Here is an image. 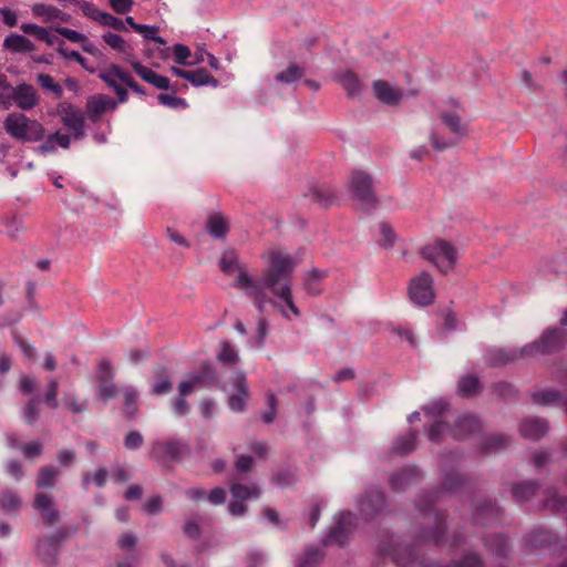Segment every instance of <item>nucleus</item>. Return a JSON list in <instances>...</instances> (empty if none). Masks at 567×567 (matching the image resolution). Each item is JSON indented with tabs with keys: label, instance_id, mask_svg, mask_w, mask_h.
Returning a JSON list of instances; mask_svg holds the SVG:
<instances>
[{
	"label": "nucleus",
	"instance_id": "de8ad7c7",
	"mask_svg": "<svg viewBox=\"0 0 567 567\" xmlns=\"http://www.w3.org/2000/svg\"><path fill=\"white\" fill-rule=\"evenodd\" d=\"M74 3H76L82 13L87 17L91 20H94L101 24L102 22V16H104L105 11L100 10L93 3L86 1V0H73Z\"/></svg>",
	"mask_w": 567,
	"mask_h": 567
},
{
	"label": "nucleus",
	"instance_id": "0eeeda50",
	"mask_svg": "<svg viewBox=\"0 0 567 567\" xmlns=\"http://www.w3.org/2000/svg\"><path fill=\"white\" fill-rule=\"evenodd\" d=\"M215 379V370L210 364L205 363L197 371L187 374L178 384L179 396H187L194 391L210 384Z\"/></svg>",
	"mask_w": 567,
	"mask_h": 567
},
{
	"label": "nucleus",
	"instance_id": "680f3d73",
	"mask_svg": "<svg viewBox=\"0 0 567 567\" xmlns=\"http://www.w3.org/2000/svg\"><path fill=\"white\" fill-rule=\"evenodd\" d=\"M54 31L66 38L69 41L71 42H74V43H82V42H86V37L83 34V33H80L75 30H72V29H69V28H64V27H58L54 29Z\"/></svg>",
	"mask_w": 567,
	"mask_h": 567
},
{
	"label": "nucleus",
	"instance_id": "13d9d810",
	"mask_svg": "<svg viewBox=\"0 0 567 567\" xmlns=\"http://www.w3.org/2000/svg\"><path fill=\"white\" fill-rule=\"evenodd\" d=\"M3 225L6 234L11 238H14L23 229L22 220L16 216L4 218Z\"/></svg>",
	"mask_w": 567,
	"mask_h": 567
},
{
	"label": "nucleus",
	"instance_id": "ddd939ff",
	"mask_svg": "<svg viewBox=\"0 0 567 567\" xmlns=\"http://www.w3.org/2000/svg\"><path fill=\"white\" fill-rule=\"evenodd\" d=\"M482 422L473 414H463L455 419L449 427V435L454 440H464L481 431Z\"/></svg>",
	"mask_w": 567,
	"mask_h": 567
},
{
	"label": "nucleus",
	"instance_id": "052dcab7",
	"mask_svg": "<svg viewBox=\"0 0 567 567\" xmlns=\"http://www.w3.org/2000/svg\"><path fill=\"white\" fill-rule=\"evenodd\" d=\"M63 404H65L73 413H83L86 411V404L84 402H80L76 395L72 393H65L62 400Z\"/></svg>",
	"mask_w": 567,
	"mask_h": 567
},
{
	"label": "nucleus",
	"instance_id": "7ed1b4c3",
	"mask_svg": "<svg viewBox=\"0 0 567 567\" xmlns=\"http://www.w3.org/2000/svg\"><path fill=\"white\" fill-rule=\"evenodd\" d=\"M0 104L6 110L14 104L20 110L29 111L39 104V95L30 84L12 86L4 78H0Z\"/></svg>",
	"mask_w": 567,
	"mask_h": 567
},
{
	"label": "nucleus",
	"instance_id": "a211bd4d",
	"mask_svg": "<svg viewBox=\"0 0 567 567\" xmlns=\"http://www.w3.org/2000/svg\"><path fill=\"white\" fill-rule=\"evenodd\" d=\"M355 516L351 512H342L336 523V525L330 530L328 539L324 544L329 542H336L340 546H342L348 537V535L352 532L354 527Z\"/></svg>",
	"mask_w": 567,
	"mask_h": 567
},
{
	"label": "nucleus",
	"instance_id": "5fc2aeb1",
	"mask_svg": "<svg viewBox=\"0 0 567 567\" xmlns=\"http://www.w3.org/2000/svg\"><path fill=\"white\" fill-rule=\"evenodd\" d=\"M175 94L176 93H173V94L161 93L157 95V100L162 105L171 107V109H185L187 106L186 100L183 97H178Z\"/></svg>",
	"mask_w": 567,
	"mask_h": 567
},
{
	"label": "nucleus",
	"instance_id": "c85d7f7f",
	"mask_svg": "<svg viewBox=\"0 0 567 567\" xmlns=\"http://www.w3.org/2000/svg\"><path fill=\"white\" fill-rule=\"evenodd\" d=\"M482 390L480 379L474 374L462 377L457 383V392L464 398H472Z\"/></svg>",
	"mask_w": 567,
	"mask_h": 567
},
{
	"label": "nucleus",
	"instance_id": "9d476101",
	"mask_svg": "<svg viewBox=\"0 0 567 567\" xmlns=\"http://www.w3.org/2000/svg\"><path fill=\"white\" fill-rule=\"evenodd\" d=\"M187 450V444L181 440L154 441L150 456L156 461H177Z\"/></svg>",
	"mask_w": 567,
	"mask_h": 567
},
{
	"label": "nucleus",
	"instance_id": "3c124183",
	"mask_svg": "<svg viewBox=\"0 0 567 567\" xmlns=\"http://www.w3.org/2000/svg\"><path fill=\"white\" fill-rule=\"evenodd\" d=\"M40 398L33 396L23 409V419L27 424H33L39 417Z\"/></svg>",
	"mask_w": 567,
	"mask_h": 567
},
{
	"label": "nucleus",
	"instance_id": "79ce46f5",
	"mask_svg": "<svg viewBox=\"0 0 567 567\" xmlns=\"http://www.w3.org/2000/svg\"><path fill=\"white\" fill-rule=\"evenodd\" d=\"M103 40L112 49L126 55L131 54L132 47L121 35L112 32H106L103 34Z\"/></svg>",
	"mask_w": 567,
	"mask_h": 567
},
{
	"label": "nucleus",
	"instance_id": "e2e57ef3",
	"mask_svg": "<svg viewBox=\"0 0 567 567\" xmlns=\"http://www.w3.org/2000/svg\"><path fill=\"white\" fill-rule=\"evenodd\" d=\"M143 443H144V439H143L142 434L137 431H131L125 435L124 446L127 450H132V451L137 450L143 445Z\"/></svg>",
	"mask_w": 567,
	"mask_h": 567
},
{
	"label": "nucleus",
	"instance_id": "c9c22d12",
	"mask_svg": "<svg viewBox=\"0 0 567 567\" xmlns=\"http://www.w3.org/2000/svg\"><path fill=\"white\" fill-rule=\"evenodd\" d=\"M339 82L349 96H355L361 91V81L352 71H346L339 75Z\"/></svg>",
	"mask_w": 567,
	"mask_h": 567
},
{
	"label": "nucleus",
	"instance_id": "0e129e2a",
	"mask_svg": "<svg viewBox=\"0 0 567 567\" xmlns=\"http://www.w3.org/2000/svg\"><path fill=\"white\" fill-rule=\"evenodd\" d=\"M183 532L187 537H189L192 539L199 538V536L202 534V529H200L198 520L195 518L187 519L183 526Z\"/></svg>",
	"mask_w": 567,
	"mask_h": 567
},
{
	"label": "nucleus",
	"instance_id": "37998d69",
	"mask_svg": "<svg viewBox=\"0 0 567 567\" xmlns=\"http://www.w3.org/2000/svg\"><path fill=\"white\" fill-rule=\"evenodd\" d=\"M554 538L555 536L551 532L547 529H537L529 535L528 544L535 548L544 547L546 545H550Z\"/></svg>",
	"mask_w": 567,
	"mask_h": 567
},
{
	"label": "nucleus",
	"instance_id": "9b49d317",
	"mask_svg": "<svg viewBox=\"0 0 567 567\" xmlns=\"http://www.w3.org/2000/svg\"><path fill=\"white\" fill-rule=\"evenodd\" d=\"M68 537V532L63 528H60L52 535L40 539L37 544V554L40 559L48 565H53L58 556L60 544Z\"/></svg>",
	"mask_w": 567,
	"mask_h": 567
},
{
	"label": "nucleus",
	"instance_id": "2f4dec72",
	"mask_svg": "<svg viewBox=\"0 0 567 567\" xmlns=\"http://www.w3.org/2000/svg\"><path fill=\"white\" fill-rule=\"evenodd\" d=\"M187 81L194 86L212 85L213 87H217L219 84L218 80L210 75L204 68L188 71Z\"/></svg>",
	"mask_w": 567,
	"mask_h": 567
},
{
	"label": "nucleus",
	"instance_id": "4c0bfd02",
	"mask_svg": "<svg viewBox=\"0 0 567 567\" xmlns=\"http://www.w3.org/2000/svg\"><path fill=\"white\" fill-rule=\"evenodd\" d=\"M538 484L535 481H526L516 484L513 487V495L516 501L525 502L529 499L538 489Z\"/></svg>",
	"mask_w": 567,
	"mask_h": 567
},
{
	"label": "nucleus",
	"instance_id": "f257e3e1",
	"mask_svg": "<svg viewBox=\"0 0 567 567\" xmlns=\"http://www.w3.org/2000/svg\"><path fill=\"white\" fill-rule=\"evenodd\" d=\"M295 267V260L289 254L272 251L268 268L259 281H254L247 274L240 272L236 280V287L254 298L260 312L268 301L266 290H269L287 306L295 317H300V310L293 301L291 291Z\"/></svg>",
	"mask_w": 567,
	"mask_h": 567
},
{
	"label": "nucleus",
	"instance_id": "39448f33",
	"mask_svg": "<svg viewBox=\"0 0 567 567\" xmlns=\"http://www.w3.org/2000/svg\"><path fill=\"white\" fill-rule=\"evenodd\" d=\"M349 188L352 198L359 203L365 212L378 207V198L373 190L372 177L363 171H354L349 179Z\"/></svg>",
	"mask_w": 567,
	"mask_h": 567
},
{
	"label": "nucleus",
	"instance_id": "f704fd0d",
	"mask_svg": "<svg viewBox=\"0 0 567 567\" xmlns=\"http://www.w3.org/2000/svg\"><path fill=\"white\" fill-rule=\"evenodd\" d=\"M544 506L555 513L567 511V496L559 495L554 488L546 491Z\"/></svg>",
	"mask_w": 567,
	"mask_h": 567
},
{
	"label": "nucleus",
	"instance_id": "c756f323",
	"mask_svg": "<svg viewBox=\"0 0 567 567\" xmlns=\"http://www.w3.org/2000/svg\"><path fill=\"white\" fill-rule=\"evenodd\" d=\"M416 436L417 433L415 431H409L400 435L393 443V452L402 456L410 454L415 449Z\"/></svg>",
	"mask_w": 567,
	"mask_h": 567
},
{
	"label": "nucleus",
	"instance_id": "dca6fc26",
	"mask_svg": "<svg viewBox=\"0 0 567 567\" xmlns=\"http://www.w3.org/2000/svg\"><path fill=\"white\" fill-rule=\"evenodd\" d=\"M422 477V472L416 466L409 465L391 475L390 486L394 492H403L417 484Z\"/></svg>",
	"mask_w": 567,
	"mask_h": 567
},
{
	"label": "nucleus",
	"instance_id": "7c9ffc66",
	"mask_svg": "<svg viewBox=\"0 0 567 567\" xmlns=\"http://www.w3.org/2000/svg\"><path fill=\"white\" fill-rule=\"evenodd\" d=\"M495 506L491 501L477 502L474 507V523L486 525L495 517Z\"/></svg>",
	"mask_w": 567,
	"mask_h": 567
},
{
	"label": "nucleus",
	"instance_id": "393cba45",
	"mask_svg": "<svg viewBox=\"0 0 567 567\" xmlns=\"http://www.w3.org/2000/svg\"><path fill=\"white\" fill-rule=\"evenodd\" d=\"M305 197L322 208H328L334 200V193L328 185H315L305 194Z\"/></svg>",
	"mask_w": 567,
	"mask_h": 567
},
{
	"label": "nucleus",
	"instance_id": "1a4fd4ad",
	"mask_svg": "<svg viewBox=\"0 0 567 567\" xmlns=\"http://www.w3.org/2000/svg\"><path fill=\"white\" fill-rule=\"evenodd\" d=\"M62 124L72 132L74 140L85 136V118L83 113L70 103H61L58 107Z\"/></svg>",
	"mask_w": 567,
	"mask_h": 567
},
{
	"label": "nucleus",
	"instance_id": "5701e85b",
	"mask_svg": "<svg viewBox=\"0 0 567 567\" xmlns=\"http://www.w3.org/2000/svg\"><path fill=\"white\" fill-rule=\"evenodd\" d=\"M373 92L380 102L388 105H396L402 100L401 91L382 80H378L373 83Z\"/></svg>",
	"mask_w": 567,
	"mask_h": 567
},
{
	"label": "nucleus",
	"instance_id": "6e6552de",
	"mask_svg": "<svg viewBox=\"0 0 567 567\" xmlns=\"http://www.w3.org/2000/svg\"><path fill=\"white\" fill-rule=\"evenodd\" d=\"M411 300L419 306H429L434 300L433 278L423 271L413 278L409 286Z\"/></svg>",
	"mask_w": 567,
	"mask_h": 567
},
{
	"label": "nucleus",
	"instance_id": "4d7b16f0",
	"mask_svg": "<svg viewBox=\"0 0 567 567\" xmlns=\"http://www.w3.org/2000/svg\"><path fill=\"white\" fill-rule=\"evenodd\" d=\"M59 394V383L56 379H50L48 384V391L44 395V402L52 409H56L59 406L58 402Z\"/></svg>",
	"mask_w": 567,
	"mask_h": 567
},
{
	"label": "nucleus",
	"instance_id": "774afa93",
	"mask_svg": "<svg viewBox=\"0 0 567 567\" xmlns=\"http://www.w3.org/2000/svg\"><path fill=\"white\" fill-rule=\"evenodd\" d=\"M13 340L28 359H32L34 357V354H35L34 348L25 339H23L20 334L14 332Z\"/></svg>",
	"mask_w": 567,
	"mask_h": 567
},
{
	"label": "nucleus",
	"instance_id": "69168bd1",
	"mask_svg": "<svg viewBox=\"0 0 567 567\" xmlns=\"http://www.w3.org/2000/svg\"><path fill=\"white\" fill-rule=\"evenodd\" d=\"M102 22L101 25L113 28L117 31H125V23L123 20L114 17L113 14L105 12L104 16L101 17Z\"/></svg>",
	"mask_w": 567,
	"mask_h": 567
},
{
	"label": "nucleus",
	"instance_id": "e433bc0d",
	"mask_svg": "<svg viewBox=\"0 0 567 567\" xmlns=\"http://www.w3.org/2000/svg\"><path fill=\"white\" fill-rule=\"evenodd\" d=\"M532 399L538 405H555L561 402V394L556 390L547 389L533 392Z\"/></svg>",
	"mask_w": 567,
	"mask_h": 567
},
{
	"label": "nucleus",
	"instance_id": "58836bf2",
	"mask_svg": "<svg viewBox=\"0 0 567 567\" xmlns=\"http://www.w3.org/2000/svg\"><path fill=\"white\" fill-rule=\"evenodd\" d=\"M124 395V414L125 417L131 420L137 414V392L135 389L127 386L122 389Z\"/></svg>",
	"mask_w": 567,
	"mask_h": 567
},
{
	"label": "nucleus",
	"instance_id": "b1692460",
	"mask_svg": "<svg viewBox=\"0 0 567 567\" xmlns=\"http://www.w3.org/2000/svg\"><path fill=\"white\" fill-rule=\"evenodd\" d=\"M205 228L212 237L223 239L229 231V223L221 213H213L207 217Z\"/></svg>",
	"mask_w": 567,
	"mask_h": 567
},
{
	"label": "nucleus",
	"instance_id": "aec40b11",
	"mask_svg": "<svg viewBox=\"0 0 567 567\" xmlns=\"http://www.w3.org/2000/svg\"><path fill=\"white\" fill-rule=\"evenodd\" d=\"M458 109V104L453 102L451 109L439 111V117L452 134L463 136L466 133V123L463 122Z\"/></svg>",
	"mask_w": 567,
	"mask_h": 567
},
{
	"label": "nucleus",
	"instance_id": "338daca9",
	"mask_svg": "<svg viewBox=\"0 0 567 567\" xmlns=\"http://www.w3.org/2000/svg\"><path fill=\"white\" fill-rule=\"evenodd\" d=\"M20 29L27 33L35 37L38 40H42V38L47 37L48 29L40 27L38 24L33 23H23L21 24Z\"/></svg>",
	"mask_w": 567,
	"mask_h": 567
},
{
	"label": "nucleus",
	"instance_id": "a878e982",
	"mask_svg": "<svg viewBox=\"0 0 567 567\" xmlns=\"http://www.w3.org/2000/svg\"><path fill=\"white\" fill-rule=\"evenodd\" d=\"M32 13L35 17L43 18L44 22H51L53 20H60L62 22H69L70 16L62 12L59 8L48 6L44 3H35L32 7Z\"/></svg>",
	"mask_w": 567,
	"mask_h": 567
},
{
	"label": "nucleus",
	"instance_id": "423d86ee",
	"mask_svg": "<svg viewBox=\"0 0 567 567\" xmlns=\"http://www.w3.org/2000/svg\"><path fill=\"white\" fill-rule=\"evenodd\" d=\"M567 343V331L561 328L546 330L538 341L527 344L522 355L549 354L557 352Z\"/></svg>",
	"mask_w": 567,
	"mask_h": 567
},
{
	"label": "nucleus",
	"instance_id": "6ab92c4d",
	"mask_svg": "<svg viewBox=\"0 0 567 567\" xmlns=\"http://www.w3.org/2000/svg\"><path fill=\"white\" fill-rule=\"evenodd\" d=\"M33 507L41 513L42 520L47 526H52L60 520V512L54 507L53 498L49 494L38 493Z\"/></svg>",
	"mask_w": 567,
	"mask_h": 567
},
{
	"label": "nucleus",
	"instance_id": "f3484780",
	"mask_svg": "<svg viewBox=\"0 0 567 567\" xmlns=\"http://www.w3.org/2000/svg\"><path fill=\"white\" fill-rule=\"evenodd\" d=\"M130 64L133 68V70L135 71V73L142 80H144L145 82L152 84L156 89L164 90V91H172V93H176L177 92V89L175 86L171 85V81H169L168 78H166L164 75L157 74L153 70L144 66L138 61H130Z\"/></svg>",
	"mask_w": 567,
	"mask_h": 567
},
{
	"label": "nucleus",
	"instance_id": "2eb2a0df",
	"mask_svg": "<svg viewBox=\"0 0 567 567\" xmlns=\"http://www.w3.org/2000/svg\"><path fill=\"white\" fill-rule=\"evenodd\" d=\"M117 107V102L104 94H94L86 100V115L93 123L99 122L103 114Z\"/></svg>",
	"mask_w": 567,
	"mask_h": 567
},
{
	"label": "nucleus",
	"instance_id": "cd10ccee",
	"mask_svg": "<svg viewBox=\"0 0 567 567\" xmlns=\"http://www.w3.org/2000/svg\"><path fill=\"white\" fill-rule=\"evenodd\" d=\"M100 79L106 83L109 87H115L118 83L125 85L127 80V71L116 64H112L100 73Z\"/></svg>",
	"mask_w": 567,
	"mask_h": 567
},
{
	"label": "nucleus",
	"instance_id": "4be33fe9",
	"mask_svg": "<svg viewBox=\"0 0 567 567\" xmlns=\"http://www.w3.org/2000/svg\"><path fill=\"white\" fill-rule=\"evenodd\" d=\"M520 433L525 439L537 441L548 431V423L542 417H526L519 426Z\"/></svg>",
	"mask_w": 567,
	"mask_h": 567
},
{
	"label": "nucleus",
	"instance_id": "f03ea898",
	"mask_svg": "<svg viewBox=\"0 0 567 567\" xmlns=\"http://www.w3.org/2000/svg\"><path fill=\"white\" fill-rule=\"evenodd\" d=\"M3 128L13 140L22 143L41 142L45 137L43 124L21 112L9 113L3 121Z\"/></svg>",
	"mask_w": 567,
	"mask_h": 567
},
{
	"label": "nucleus",
	"instance_id": "603ef678",
	"mask_svg": "<svg viewBox=\"0 0 567 567\" xmlns=\"http://www.w3.org/2000/svg\"><path fill=\"white\" fill-rule=\"evenodd\" d=\"M463 476L458 472L452 471L445 475L442 483V488L446 492H456L463 485Z\"/></svg>",
	"mask_w": 567,
	"mask_h": 567
},
{
	"label": "nucleus",
	"instance_id": "473e14b6",
	"mask_svg": "<svg viewBox=\"0 0 567 567\" xmlns=\"http://www.w3.org/2000/svg\"><path fill=\"white\" fill-rule=\"evenodd\" d=\"M172 381L165 368H158L156 370V378L151 386V393L153 394H166L172 391Z\"/></svg>",
	"mask_w": 567,
	"mask_h": 567
},
{
	"label": "nucleus",
	"instance_id": "49530a36",
	"mask_svg": "<svg viewBox=\"0 0 567 567\" xmlns=\"http://www.w3.org/2000/svg\"><path fill=\"white\" fill-rule=\"evenodd\" d=\"M37 81L41 87L52 92L56 99H61L63 96L62 86L55 82L51 75L40 73L37 76Z\"/></svg>",
	"mask_w": 567,
	"mask_h": 567
},
{
	"label": "nucleus",
	"instance_id": "ea45409f",
	"mask_svg": "<svg viewBox=\"0 0 567 567\" xmlns=\"http://www.w3.org/2000/svg\"><path fill=\"white\" fill-rule=\"evenodd\" d=\"M231 496L236 501L244 502L250 497H259L260 491L257 486H246L244 484H233L230 487Z\"/></svg>",
	"mask_w": 567,
	"mask_h": 567
},
{
	"label": "nucleus",
	"instance_id": "864d4df0",
	"mask_svg": "<svg viewBox=\"0 0 567 567\" xmlns=\"http://www.w3.org/2000/svg\"><path fill=\"white\" fill-rule=\"evenodd\" d=\"M449 427L450 424L444 423L442 421H435L427 430L426 435L427 439L433 442L437 443L441 441L443 434L446 432L449 434Z\"/></svg>",
	"mask_w": 567,
	"mask_h": 567
},
{
	"label": "nucleus",
	"instance_id": "f8f14e48",
	"mask_svg": "<svg viewBox=\"0 0 567 567\" xmlns=\"http://www.w3.org/2000/svg\"><path fill=\"white\" fill-rule=\"evenodd\" d=\"M113 371L111 363L107 360H102L99 363L97 370V396L103 401H109L117 396V388L113 382Z\"/></svg>",
	"mask_w": 567,
	"mask_h": 567
},
{
	"label": "nucleus",
	"instance_id": "6e6d98bb",
	"mask_svg": "<svg viewBox=\"0 0 567 567\" xmlns=\"http://www.w3.org/2000/svg\"><path fill=\"white\" fill-rule=\"evenodd\" d=\"M107 471L105 468H100L96 471L94 475L86 472L83 474V487L86 488L91 482H93L97 487H104L106 484Z\"/></svg>",
	"mask_w": 567,
	"mask_h": 567
},
{
	"label": "nucleus",
	"instance_id": "4468645a",
	"mask_svg": "<svg viewBox=\"0 0 567 567\" xmlns=\"http://www.w3.org/2000/svg\"><path fill=\"white\" fill-rule=\"evenodd\" d=\"M385 507V496L383 492L371 488L365 492L359 502V509L365 519H370L380 514Z\"/></svg>",
	"mask_w": 567,
	"mask_h": 567
},
{
	"label": "nucleus",
	"instance_id": "bf43d9fd",
	"mask_svg": "<svg viewBox=\"0 0 567 567\" xmlns=\"http://www.w3.org/2000/svg\"><path fill=\"white\" fill-rule=\"evenodd\" d=\"M174 59L177 64L190 65L187 59L192 55L190 49L184 44H175L173 48Z\"/></svg>",
	"mask_w": 567,
	"mask_h": 567
},
{
	"label": "nucleus",
	"instance_id": "09e8293b",
	"mask_svg": "<svg viewBox=\"0 0 567 567\" xmlns=\"http://www.w3.org/2000/svg\"><path fill=\"white\" fill-rule=\"evenodd\" d=\"M303 76V69L298 65H290L276 75V80L286 84L296 82Z\"/></svg>",
	"mask_w": 567,
	"mask_h": 567
},
{
	"label": "nucleus",
	"instance_id": "20e7f679",
	"mask_svg": "<svg viewBox=\"0 0 567 567\" xmlns=\"http://www.w3.org/2000/svg\"><path fill=\"white\" fill-rule=\"evenodd\" d=\"M421 256L443 275L451 272L457 261L456 248L444 239H436L422 247Z\"/></svg>",
	"mask_w": 567,
	"mask_h": 567
},
{
	"label": "nucleus",
	"instance_id": "a18cd8bd",
	"mask_svg": "<svg viewBox=\"0 0 567 567\" xmlns=\"http://www.w3.org/2000/svg\"><path fill=\"white\" fill-rule=\"evenodd\" d=\"M21 501L16 492L7 489L0 495V507L6 512H16L20 508Z\"/></svg>",
	"mask_w": 567,
	"mask_h": 567
},
{
	"label": "nucleus",
	"instance_id": "8fccbe9b",
	"mask_svg": "<svg viewBox=\"0 0 567 567\" xmlns=\"http://www.w3.org/2000/svg\"><path fill=\"white\" fill-rule=\"evenodd\" d=\"M217 360L225 364H235L238 361V353L229 342L223 341L220 351L217 353Z\"/></svg>",
	"mask_w": 567,
	"mask_h": 567
},
{
	"label": "nucleus",
	"instance_id": "c03bdc74",
	"mask_svg": "<svg viewBox=\"0 0 567 567\" xmlns=\"http://www.w3.org/2000/svg\"><path fill=\"white\" fill-rule=\"evenodd\" d=\"M323 556L324 553L319 547H309L297 567H317Z\"/></svg>",
	"mask_w": 567,
	"mask_h": 567
},
{
	"label": "nucleus",
	"instance_id": "a19ab883",
	"mask_svg": "<svg viewBox=\"0 0 567 567\" xmlns=\"http://www.w3.org/2000/svg\"><path fill=\"white\" fill-rule=\"evenodd\" d=\"M59 470L53 466H45L40 468L37 477V486L39 488L53 487L55 478L59 476Z\"/></svg>",
	"mask_w": 567,
	"mask_h": 567
},
{
	"label": "nucleus",
	"instance_id": "412c9836",
	"mask_svg": "<svg viewBox=\"0 0 567 567\" xmlns=\"http://www.w3.org/2000/svg\"><path fill=\"white\" fill-rule=\"evenodd\" d=\"M233 388L235 393L229 396L228 405L233 411L243 412L245 410L246 401L249 398L246 377L244 374H236Z\"/></svg>",
	"mask_w": 567,
	"mask_h": 567
},
{
	"label": "nucleus",
	"instance_id": "72a5a7b5",
	"mask_svg": "<svg viewBox=\"0 0 567 567\" xmlns=\"http://www.w3.org/2000/svg\"><path fill=\"white\" fill-rule=\"evenodd\" d=\"M327 277V271L319 270V269H312L307 278L305 279V289L308 295L311 296H318L321 293L322 288L320 286V281Z\"/></svg>",
	"mask_w": 567,
	"mask_h": 567
},
{
	"label": "nucleus",
	"instance_id": "bb28decb",
	"mask_svg": "<svg viewBox=\"0 0 567 567\" xmlns=\"http://www.w3.org/2000/svg\"><path fill=\"white\" fill-rule=\"evenodd\" d=\"M3 47L14 53H27L34 51V44L24 35L10 34L3 41Z\"/></svg>",
	"mask_w": 567,
	"mask_h": 567
}]
</instances>
